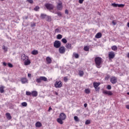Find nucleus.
<instances>
[{"label":"nucleus","instance_id":"obj_1","mask_svg":"<svg viewBox=\"0 0 129 129\" xmlns=\"http://www.w3.org/2000/svg\"><path fill=\"white\" fill-rule=\"evenodd\" d=\"M21 60L23 61L24 65L28 66L31 64V61L29 60V57L25 54H22L21 55Z\"/></svg>","mask_w":129,"mask_h":129},{"label":"nucleus","instance_id":"obj_2","mask_svg":"<svg viewBox=\"0 0 129 129\" xmlns=\"http://www.w3.org/2000/svg\"><path fill=\"white\" fill-rule=\"evenodd\" d=\"M66 114L64 113H61L59 114V117L57 119V121L60 124H63V120H65L66 119Z\"/></svg>","mask_w":129,"mask_h":129},{"label":"nucleus","instance_id":"obj_3","mask_svg":"<svg viewBox=\"0 0 129 129\" xmlns=\"http://www.w3.org/2000/svg\"><path fill=\"white\" fill-rule=\"evenodd\" d=\"M95 63L97 68H100L101 67V64H102V58L100 57H97L95 58Z\"/></svg>","mask_w":129,"mask_h":129},{"label":"nucleus","instance_id":"obj_4","mask_svg":"<svg viewBox=\"0 0 129 129\" xmlns=\"http://www.w3.org/2000/svg\"><path fill=\"white\" fill-rule=\"evenodd\" d=\"M48 79L45 77H39V78H37L36 80V82L37 83H41L42 81H44V82H46L47 81Z\"/></svg>","mask_w":129,"mask_h":129},{"label":"nucleus","instance_id":"obj_5","mask_svg":"<svg viewBox=\"0 0 129 129\" xmlns=\"http://www.w3.org/2000/svg\"><path fill=\"white\" fill-rule=\"evenodd\" d=\"M63 85L61 81H56L54 84L55 88H61V87Z\"/></svg>","mask_w":129,"mask_h":129},{"label":"nucleus","instance_id":"obj_6","mask_svg":"<svg viewBox=\"0 0 129 129\" xmlns=\"http://www.w3.org/2000/svg\"><path fill=\"white\" fill-rule=\"evenodd\" d=\"M53 45L55 48H60V46H61V42L59 40H56L54 41Z\"/></svg>","mask_w":129,"mask_h":129},{"label":"nucleus","instance_id":"obj_7","mask_svg":"<svg viewBox=\"0 0 129 129\" xmlns=\"http://www.w3.org/2000/svg\"><path fill=\"white\" fill-rule=\"evenodd\" d=\"M56 9L57 10H58V11H62V10H63V5H62V2H60L57 4Z\"/></svg>","mask_w":129,"mask_h":129},{"label":"nucleus","instance_id":"obj_8","mask_svg":"<svg viewBox=\"0 0 129 129\" xmlns=\"http://www.w3.org/2000/svg\"><path fill=\"white\" fill-rule=\"evenodd\" d=\"M110 82L112 84H115V83H116V82H117V78H116V77H112L110 78Z\"/></svg>","mask_w":129,"mask_h":129},{"label":"nucleus","instance_id":"obj_9","mask_svg":"<svg viewBox=\"0 0 129 129\" xmlns=\"http://www.w3.org/2000/svg\"><path fill=\"white\" fill-rule=\"evenodd\" d=\"M103 94H105V95H109V96H111L112 95V92L110 91H107V90H104L103 91Z\"/></svg>","mask_w":129,"mask_h":129},{"label":"nucleus","instance_id":"obj_10","mask_svg":"<svg viewBox=\"0 0 129 129\" xmlns=\"http://www.w3.org/2000/svg\"><path fill=\"white\" fill-rule=\"evenodd\" d=\"M54 29V34H59L61 33V28L59 27L55 26Z\"/></svg>","mask_w":129,"mask_h":129},{"label":"nucleus","instance_id":"obj_11","mask_svg":"<svg viewBox=\"0 0 129 129\" xmlns=\"http://www.w3.org/2000/svg\"><path fill=\"white\" fill-rule=\"evenodd\" d=\"M45 7L46 8V9H47V10H53V9H54V6L50 4H47L45 5Z\"/></svg>","mask_w":129,"mask_h":129},{"label":"nucleus","instance_id":"obj_12","mask_svg":"<svg viewBox=\"0 0 129 129\" xmlns=\"http://www.w3.org/2000/svg\"><path fill=\"white\" fill-rule=\"evenodd\" d=\"M115 56V54H114V52L113 51H111L109 53V54H108L109 59H113Z\"/></svg>","mask_w":129,"mask_h":129},{"label":"nucleus","instance_id":"obj_13","mask_svg":"<svg viewBox=\"0 0 129 129\" xmlns=\"http://www.w3.org/2000/svg\"><path fill=\"white\" fill-rule=\"evenodd\" d=\"M59 52L60 54H64L65 53V47L64 46H61L59 49Z\"/></svg>","mask_w":129,"mask_h":129},{"label":"nucleus","instance_id":"obj_14","mask_svg":"<svg viewBox=\"0 0 129 129\" xmlns=\"http://www.w3.org/2000/svg\"><path fill=\"white\" fill-rule=\"evenodd\" d=\"M46 61L47 62V64H51L52 63V59L49 56H47L46 58Z\"/></svg>","mask_w":129,"mask_h":129},{"label":"nucleus","instance_id":"obj_15","mask_svg":"<svg viewBox=\"0 0 129 129\" xmlns=\"http://www.w3.org/2000/svg\"><path fill=\"white\" fill-rule=\"evenodd\" d=\"M21 81L22 84H25V83H28V79L26 78H23L21 79Z\"/></svg>","mask_w":129,"mask_h":129},{"label":"nucleus","instance_id":"obj_16","mask_svg":"<svg viewBox=\"0 0 129 129\" xmlns=\"http://www.w3.org/2000/svg\"><path fill=\"white\" fill-rule=\"evenodd\" d=\"M31 95H32V96H33L34 97H37L38 96V92L36 91H33L31 92Z\"/></svg>","mask_w":129,"mask_h":129},{"label":"nucleus","instance_id":"obj_17","mask_svg":"<svg viewBox=\"0 0 129 129\" xmlns=\"http://www.w3.org/2000/svg\"><path fill=\"white\" fill-rule=\"evenodd\" d=\"M101 37H102V34L100 32L97 33L95 35V38L97 39H100Z\"/></svg>","mask_w":129,"mask_h":129},{"label":"nucleus","instance_id":"obj_18","mask_svg":"<svg viewBox=\"0 0 129 129\" xmlns=\"http://www.w3.org/2000/svg\"><path fill=\"white\" fill-rule=\"evenodd\" d=\"M6 117L7 118V119H8L9 120L12 119V116H11V114L9 113H7L6 114Z\"/></svg>","mask_w":129,"mask_h":129},{"label":"nucleus","instance_id":"obj_19","mask_svg":"<svg viewBox=\"0 0 129 129\" xmlns=\"http://www.w3.org/2000/svg\"><path fill=\"white\" fill-rule=\"evenodd\" d=\"M35 126L36 127H41L42 126V123L40 121H38L35 123Z\"/></svg>","mask_w":129,"mask_h":129},{"label":"nucleus","instance_id":"obj_20","mask_svg":"<svg viewBox=\"0 0 129 129\" xmlns=\"http://www.w3.org/2000/svg\"><path fill=\"white\" fill-rule=\"evenodd\" d=\"M66 47L67 49H72V44L71 43H67Z\"/></svg>","mask_w":129,"mask_h":129},{"label":"nucleus","instance_id":"obj_21","mask_svg":"<svg viewBox=\"0 0 129 129\" xmlns=\"http://www.w3.org/2000/svg\"><path fill=\"white\" fill-rule=\"evenodd\" d=\"M100 85V83L94 82L93 83V86L94 88L98 87Z\"/></svg>","mask_w":129,"mask_h":129},{"label":"nucleus","instance_id":"obj_22","mask_svg":"<svg viewBox=\"0 0 129 129\" xmlns=\"http://www.w3.org/2000/svg\"><path fill=\"white\" fill-rule=\"evenodd\" d=\"M79 75L80 76V77H82L83 75H84V72L82 70H79Z\"/></svg>","mask_w":129,"mask_h":129},{"label":"nucleus","instance_id":"obj_23","mask_svg":"<svg viewBox=\"0 0 129 129\" xmlns=\"http://www.w3.org/2000/svg\"><path fill=\"white\" fill-rule=\"evenodd\" d=\"M5 87L4 86H2L0 87V92L1 93H4L5 92Z\"/></svg>","mask_w":129,"mask_h":129},{"label":"nucleus","instance_id":"obj_24","mask_svg":"<svg viewBox=\"0 0 129 129\" xmlns=\"http://www.w3.org/2000/svg\"><path fill=\"white\" fill-rule=\"evenodd\" d=\"M38 53L39 52L37 50H34L31 52V54H32V55H37Z\"/></svg>","mask_w":129,"mask_h":129},{"label":"nucleus","instance_id":"obj_25","mask_svg":"<svg viewBox=\"0 0 129 129\" xmlns=\"http://www.w3.org/2000/svg\"><path fill=\"white\" fill-rule=\"evenodd\" d=\"M111 49L113 51H116L117 50V46L113 45L111 47Z\"/></svg>","mask_w":129,"mask_h":129},{"label":"nucleus","instance_id":"obj_26","mask_svg":"<svg viewBox=\"0 0 129 129\" xmlns=\"http://www.w3.org/2000/svg\"><path fill=\"white\" fill-rule=\"evenodd\" d=\"M74 119L77 122H78L79 121V118H78V116H75Z\"/></svg>","mask_w":129,"mask_h":129},{"label":"nucleus","instance_id":"obj_27","mask_svg":"<svg viewBox=\"0 0 129 129\" xmlns=\"http://www.w3.org/2000/svg\"><path fill=\"white\" fill-rule=\"evenodd\" d=\"M61 42L63 43V44H67V39H65V38H62L61 39Z\"/></svg>","mask_w":129,"mask_h":129},{"label":"nucleus","instance_id":"obj_28","mask_svg":"<svg viewBox=\"0 0 129 129\" xmlns=\"http://www.w3.org/2000/svg\"><path fill=\"white\" fill-rule=\"evenodd\" d=\"M85 93H87V94H89L90 93V90L89 89H86L85 90Z\"/></svg>","mask_w":129,"mask_h":129},{"label":"nucleus","instance_id":"obj_29","mask_svg":"<svg viewBox=\"0 0 129 129\" xmlns=\"http://www.w3.org/2000/svg\"><path fill=\"white\" fill-rule=\"evenodd\" d=\"M2 49H3V50H4L5 52H7L8 51V47L7 46H5V45L2 46Z\"/></svg>","mask_w":129,"mask_h":129},{"label":"nucleus","instance_id":"obj_30","mask_svg":"<svg viewBox=\"0 0 129 129\" xmlns=\"http://www.w3.org/2000/svg\"><path fill=\"white\" fill-rule=\"evenodd\" d=\"M111 6H112V7H114L115 8H117L118 4H115V3H112Z\"/></svg>","mask_w":129,"mask_h":129},{"label":"nucleus","instance_id":"obj_31","mask_svg":"<svg viewBox=\"0 0 129 129\" xmlns=\"http://www.w3.org/2000/svg\"><path fill=\"white\" fill-rule=\"evenodd\" d=\"M57 39H58V40H60V39H62V35H61V34L57 35Z\"/></svg>","mask_w":129,"mask_h":129},{"label":"nucleus","instance_id":"obj_32","mask_svg":"<svg viewBox=\"0 0 129 129\" xmlns=\"http://www.w3.org/2000/svg\"><path fill=\"white\" fill-rule=\"evenodd\" d=\"M73 55H74V57H75V58H79V55H78V54H77L76 53H74Z\"/></svg>","mask_w":129,"mask_h":129},{"label":"nucleus","instance_id":"obj_33","mask_svg":"<svg viewBox=\"0 0 129 129\" xmlns=\"http://www.w3.org/2000/svg\"><path fill=\"white\" fill-rule=\"evenodd\" d=\"M21 104L22 106H24V107H26L27 106V105H28V104L26 102H22Z\"/></svg>","mask_w":129,"mask_h":129},{"label":"nucleus","instance_id":"obj_34","mask_svg":"<svg viewBox=\"0 0 129 129\" xmlns=\"http://www.w3.org/2000/svg\"><path fill=\"white\" fill-rule=\"evenodd\" d=\"M8 67H10V68H13V67H14V66L13 65V64L10 62L8 63Z\"/></svg>","mask_w":129,"mask_h":129},{"label":"nucleus","instance_id":"obj_35","mask_svg":"<svg viewBox=\"0 0 129 129\" xmlns=\"http://www.w3.org/2000/svg\"><path fill=\"white\" fill-rule=\"evenodd\" d=\"M85 51H89V47L88 46H85L84 48Z\"/></svg>","mask_w":129,"mask_h":129},{"label":"nucleus","instance_id":"obj_36","mask_svg":"<svg viewBox=\"0 0 129 129\" xmlns=\"http://www.w3.org/2000/svg\"><path fill=\"white\" fill-rule=\"evenodd\" d=\"M26 95H28V96H31V95H32V92L31 93L30 92L26 91Z\"/></svg>","mask_w":129,"mask_h":129},{"label":"nucleus","instance_id":"obj_37","mask_svg":"<svg viewBox=\"0 0 129 129\" xmlns=\"http://www.w3.org/2000/svg\"><path fill=\"white\" fill-rule=\"evenodd\" d=\"M47 15L44 14H41V17L42 18V19H45L46 18Z\"/></svg>","mask_w":129,"mask_h":129},{"label":"nucleus","instance_id":"obj_38","mask_svg":"<svg viewBox=\"0 0 129 129\" xmlns=\"http://www.w3.org/2000/svg\"><path fill=\"white\" fill-rule=\"evenodd\" d=\"M124 7V5L118 4V8H123Z\"/></svg>","mask_w":129,"mask_h":129},{"label":"nucleus","instance_id":"obj_39","mask_svg":"<svg viewBox=\"0 0 129 129\" xmlns=\"http://www.w3.org/2000/svg\"><path fill=\"white\" fill-rule=\"evenodd\" d=\"M38 10H40V7L36 6L35 8H34V11H37Z\"/></svg>","mask_w":129,"mask_h":129},{"label":"nucleus","instance_id":"obj_40","mask_svg":"<svg viewBox=\"0 0 129 129\" xmlns=\"http://www.w3.org/2000/svg\"><path fill=\"white\" fill-rule=\"evenodd\" d=\"M90 123V120H87L85 122L86 124H89Z\"/></svg>","mask_w":129,"mask_h":129},{"label":"nucleus","instance_id":"obj_41","mask_svg":"<svg viewBox=\"0 0 129 129\" xmlns=\"http://www.w3.org/2000/svg\"><path fill=\"white\" fill-rule=\"evenodd\" d=\"M63 80H64V82H67V81H68V78H67V77H65L63 78Z\"/></svg>","mask_w":129,"mask_h":129},{"label":"nucleus","instance_id":"obj_42","mask_svg":"<svg viewBox=\"0 0 129 129\" xmlns=\"http://www.w3.org/2000/svg\"><path fill=\"white\" fill-rule=\"evenodd\" d=\"M56 14L58 16V17H61L62 16V14H61V12H57Z\"/></svg>","mask_w":129,"mask_h":129},{"label":"nucleus","instance_id":"obj_43","mask_svg":"<svg viewBox=\"0 0 129 129\" xmlns=\"http://www.w3.org/2000/svg\"><path fill=\"white\" fill-rule=\"evenodd\" d=\"M107 89H108V90H110V89H111V86L108 85L107 87Z\"/></svg>","mask_w":129,"mask_h":129},{"label":"nucleus","instance_id":"obj_44","mask_svg":"<svg viewBox=\"0 0 129 129\" xmlns=\"http://www.w3.org/2000/svg\"><path fill=\"white\" fill-rule=\"evenodd\" d=\"M83 2H84V0H79V4H83Z\"/></svg>","mask_w":129,"mask_h":129},{"label":"nucleus","instance_id":"obj_45","mask_svg":"<svg viewBox=\"0 0 129 129\" xmlns=\"http://www.w3.org/2000/svg\"><path fill=\"white\" fill-rule=\"evenodd\" d=\"M112 23L113 24V26H115V25H116V22H115V21H113L112 22Z\"/></svg>","mask_w":129,"mask_h":129},{"label":"nucleus","instance_id":"obj_46","mask_svg":"<svg viewBox=\"0 0 129 129\" xmlns=\"http://www.w3.org/2000/svg\"><path fill=\"white\" fill-rule=\"evenodd\" d=\"M100 88H98V87H96V88H95V90L96 91H98L99 90Z\"/></svg>","mask_w":129,"mask_h":129},{"label":"nucleus","instance_id":"obj_47","mask_svg":"<svg viewBox=\"0 0 129 129\" xmlns=\"http://www.w3.org/2000/svg\"><path fill=\"white\" fill-rule=\"evenodd\" d=\"M28 3H30V4H33V0H27Z\"/></svg>","mask_w":129,"mask_h":129},{"label":"nucleus","instance_id":"obj_48","mask_svg":"<svg viewBox=\"0 0 129 129\" xmlns=\"http://www.w3.org/2000/svg\"><path fill=\"white\" fill-rule=\"evenodd\" d=\"M51 17H48V19H47V21L48 22H50L51 21Z\"/></svg>","mask_w":129,"mask_h":129},{"label":"nucleus","instance_id":"obj_49","mask_svg":"<svg viewBox=\"0 0 129 129\" xmlns=\"http://www.w3.org/2000/svg\"><path fill=\"white\" fill-rule=\"evenodd\" d=\"M36 26V24L35 23H32L31 24V27H35Z\"/></svg>","mask_w":129,"mask_h":129},{"label":"nucleus","instance_id":"obj_50","mask_svg":"<svg viewBox=\"0 0 129 129\" xmlns=\"http://www.w3.org/2000/svg\"><path fill=\"white\" fill-rule=\"evenodd\" d=\"M65 14H66L67 15H68L69 14V11L68 10H65Z\"/></svg>","mask_w":129,"mask_h":129},{"label":"nucleus","instance_id":"obj_51","mask_svg":"<svg viewBox=\"0 0 129 129\" xmlns=\"http://www.w3.org/2000/svg\"><path fill=\"white\" fill-rule=\"evenodd\" d=\"M3 66H7V63H6V62H4L3 63Z\"/></svg>","mask_w":129,"mask_h":129},{"label":"nucleus","instance_id":"obj_52","mask_svg":"<svg viewBox=\"0 0 129 129\" xmlns=\"http://www.w3.org/2000/svg\"><path fill=\"white\" fill-rule=\"evenodd\" d=\"M31 74H28V77H29L30 78H31Z\"/></svg>","mask_w":129,"mask_h":129},{"label":"nucleus","instance_id":"obj_53","mask_svg":"<svg viewBox=\"0 0 129 129\" xmlns=\"http://www.w3.org/2000/svg\"><path fill=\"white\" fill-rule=\"evenodd\" d=\"M84 107H87V104L85 103V104H84Z\"/></svg>","mask_w":129,"mask_h":129},{"label":"nucleus","instance_id":"obj_54","mask_svg":"<svg viewBox=\"0 0 129 129\" xmlns=\"http://www.w3.org/2000/svg\"><path fill=\"white\" fill-rule=\"evenodd\" d=\"M126 108H127V109H129V105H126Z\"/></svg>","mask_w":129,"mask_h":129},{"label":"nucleus","instance_id":"obj_55","mask_svg":"<svg viewBox=\"0 0 129 129\" xmlns=\"http://www.w3.org/2000/svg\"><path fill=\"white\" fill-rule=\"evenodd\" d=\"M52 110V108H51V107H49V109H48V111H50V110Z\"/></svg>","mask_w":129,"mask_h":129},{"label":"nucleus","instance_id":"obj_56","mask_svg":"<svg viewBox=\"0 0 129 129\" xmlns=\"http://www.w3.org/2000/svg\"><path fill=\"white\" fill-rule=\"evenodd\" d=\"M105 80H108V77H105Z\"/></svg>","mask_w":129,"mask_h":129},{"label":"nucleus","instance_id":"obj_57","mask_svg":"<svg viewBox=\"0 0 129 129\" xmlns=\"http://www.w3.org/2000/svg\"><path fill=\"white\" fill-rule=\"evenodd\" d=\"M55 95H58V93H57V92H55Z\"/></svg>","mask_w":129,"mask_h":129},{"label":"nucleus","instance_id":"obj_58","mask_svg":"<svg viewBox=\"0 0 129 129\" xmlns=\"http://www.w3.org/2000/svg\"><path fill=\"white\" fill-rule=\"evenodd\" d=\"M127 57H128V58H129V53H127Z\"/></svg>","mask_w":129,"mask_h":129},{"label":"nucleus","instance_id":"obj_59","mask_svg":"<svg viewBox=\"0 0 129 129\" xmlns=\"http://www.w3.org/2000/svg\"><path fill=\"white\" fill-rule=\"evenodd\" d=\"M127 26L128 28H129V22L127 23Z\"/></svg>","mask_w":129,"mask_h":129},{"label":"nucleus","instance_id":"obj_60","mask_svg":"<svg viewBox=\"0 0 129 129\" xmlns=\"http://www.w3.org/2000/svg\"><path fill=\"white\" fill-rule=\"evenodd\" d=\"M127 94L128 95H129V92H128V93H127Z\"/></svg>","mask_w":129,"mask_h":129},{"label":"nucleus","instance_id":"obj_61","mask_svg":"<svg viewBox=\"0 0 129 129\" xmlns=\"http://www.w3.org/2000/svg\"><path fill=\"white\" fill-rule=\"evenodd\" d=\"M1 1H2L3 2V1H5V0H1Z\"/></svg>","mask_w":129,"mask_h":129}]
</instances>
